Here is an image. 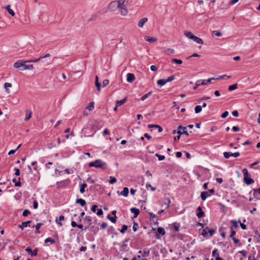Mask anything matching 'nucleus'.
I'll use <instances>...</instances> for the list:
<instances>
[{
	"label": "nucleus",
	"mask_w": 260,
	"mask_h": 260,
	"mask_svg": "<svg viewBox=\"0 0 260 260\" xmlns=\"http://www.w3.org/2000/svg\"><path fill=\"white\" fill-rule=\"evenodd\" d=\"M41 59H42V58H41V56H40L39 58H37L36 59L27 60V61H29V62H38L39 60H40Z\"/></svg>",
	"instance_id": "obj_59"
},
{
	"label": "nucleus",
	"mask_w": 260,
	"mask_h": 260,
	"mask_svg": "<svg viewBox=\"0 0 260 260\" xmlns=\"http://www.w3.org/2000/svg\"><path fill=\"white\" fill-rule=\"evenodd\" d=\"M139 253L141 254L143 257H147L149 255V250L147 249H145L143 251L140 250Z\"/></svg>",
	"instance_id": "obj_19"
},
{
	"label": "nucleus",
	"mask_w": 260,
	"mask_h": 260,
	"mask_svg": "<svg viewBox=\"0 0 260 260\" xmlns=\"http://www.w3.org/2000/svg\"><path fill=\"white\" fill-rule=\"evenodd\" d=\"M192 40H193L194 42L197 43L199 44H203L204 43L202 39L194 36V38H193Z\"/></svg>",
	"instance_id": "obj_22"
},
{
	"label": "nucleus",
	"mask_w": 260,
	"mask_h": 260,
	"mask_svg": "<svg viewBox=\"0 0 260 260\" xmlns=\"http://www.w3.org/2000/svg\"><path fill=\"white\" fill-rule=\"evenodd\" d=\"M128 191H129L128 188L127 187H124L123 190L122 191H121L120 192L119 191H118L117 193L120 195H122L125 197H126L128 196Z\"/></svg>",
	"instance_id": "obj_11"
},
{
	"label": "nucleus",
	"mask_w": 260,
	"mask_h": 260,
	"mask_svg": "<svg viewBox=\"0 0 260 260\" xmlns=\"http://www.w3.org/2000/svg\"><path fill=\"white\" fill-rule=\"evenodd\" d=\"M135 80V76L132 73H128L126 75V80L129 83H132Z\"/></svg>",
	"instance_id": "obj_10"
},
{
	"label": "nucleus",
	"mask_w": 260,
	"mask_h": 260,
	"mask_svg": "<svg viewBox=\"0 0 260 260\" xmlns=\"http://www.w3.org/2000/svg\"><path fill=\"white\" fill-rule=\"evenodd\" d=\"M31 113L32 112L31 111L29 112V114H27L25 116V120H29L31 116Z\"/></svg>",
	"instance_id": "obj_53"
},
{
	"label": "nucleus",
	"mask_w": 260,
	"mask_h": 260,
	"mask_svg": "<svg viewBox=\"0 0 260 260\" xmlns=\"http://www.w3.org/2000/svg\"><path fill=\"white\" fill-rule=\"evenodd\" d=\"M30 214V211L27 209H25L23 211L22 215L23 216H27L28 215H29Z\"/></svg>",
	"instance_id": "obj_47"
},
{
	"label": "nucleus",
	"mask_w": 260,
	"mask_h": 260,
	"mask_svg": "<svg viewBox=\"0 0 260 260\" xmlns=\"http://www.w3.org/2000/svg\"><path fill=\"white\" fill-rule=\"evenodd\" d=\"M88 229H89V230L90 232H93L94 234H97L99 230V229L98 227L94 226L91 225L90 226H89V227Z\"/></svg>",
	"instance_id": "obj_14"
},
{
	"label": "nucleus",
	"mask_w": 260,
	"mask_h": 260,
	"mask_svg": "<svg viewBox=\"0 0 260 260\" xmlns=\"http://www.w3.org/2000/svg\"><path fill=\"white\" fill-rule=\"evenodd\" d=\"M76 203L77 204H79L82 207H83L86 204L85 201L82 199H77Z\"/></svg>",
	"instance_id": "obj_23"
},
{
	"label": "nucleus",
	"mask_w": 260,
	"mask_h": 260,
	"mask_svg": "<svg viewBox=\"0 0 260 260\" xmlns=\"http://www.w3.org/2000/svg\"><path fill=\"white\" fill-rule=\"evenodd\" d=\"M120 11V13L123 16H125L128 13V10L126 9V6L124 4V2L120 3V6L119 8Z\"/></svg>",
	"instance_id": "obj_6"
},
{
	"label": "nucleus",
	"mask_w": 260,
	"mask_h": 260,
	"mask_svg": "<svg viewBox=\"0 0 260 260\" xmlns=\"http://www.w3.org/2000/svg\"><path fill=\"white\" fill-rule=\"evenodd\" d=\"M239 252L241 254H242L243 256H244V257L246 256V255H247L246 251L243 250L239 251Z\"/></svg>",
	"instance_id": "obj_61"
},
{
	"label": "nucleus",
	"mask_w": 260,
	"mask_h": 260,
	"mask_svg": "<svg viewBox=\"0 0 260 260\" xmlns=\"http://www.w3.org/2000/svg\"><path fill=\"white\" fill-rule=\"evenodd\" d=\"M86 109L89 111H92L94 109V102H90L86 107Z\"/></svg>",
	"instance_id": "obj_35"
},
{
	"label": "nucleus",
	"mask_w": 260,
	"mask_h": 260,
	"mask_svg": "<svg viewBox=\"0 0 260 260\" xmlns=\"http://www.w3.org/2000/svg\"><path fill=\"white\" fill-rule=\"evenodd\" d=\"M95 86H96V87L97 88V90L98 91H100L101 90V84L99 82V77H98V76H95Z\"/></svg>",
	"instance_id": "obj_20"
},
{
	"label": "nucleus",
	"mask_w": 260,
	"mask_h": 260,
	"mask_svg": "<svg viewBox=\"0 0 260 260\" xmlns=\"http://www.w3.org/2000/svg\"><path fill=\"white\" fill-rule=\"evenodd\" d=\"M84 222L85 224H87V226H86L84 229V230H86L92 224V217L89 216H86L84 219Z\"/></svg>",
	"instance_id": "obj_8"
},
{
	"label": "nucleus",
	"mask_w": 260,
	"mask_h": 260,
	"mask_svg": "<svg viewBox=\"0 0 260 260\" xmlns=\"http://www.w3.org/2000/svg\"><path fill=\"white\" fill-rule=\"evenodd\" d=\"M12 181L15 183V186L17 187H19L21 186V182H20V178H19L18 179V181H17V179L16 178H14L12 180Z\"/></svg>",
	"instance_id": "obj_28"
},
{
	"label": "nucleus",
	"mask_w": 260,
	"mask_h": 260,
	"mask_svg": "<svg viewBox=\"0 0 260 260\" xmlns=\"http://www.w3.org/2000/svg\"><path fill=\"white\" fill-rule=\"evenodd\" d=\"M145 40L150 43H153L156 42L157 39L156 38L146 36L145 37Z\"/></svg>",
	"instance_id": "obj_15"
},
{
	"label": "nucleus",
	"mask_w": 260,
	"mask_h": 260,
	"mask_svg": "<svg viewBox=\"0 0 260 260\" xmlns=\"http://www.w3.org/2000/svg\"><path fill=\"white\" fill-rule=\"evenodd\" d=\"M88 166L89 167H95L96 168H100L103 170L107 169V164L101 159H96L94 161L89 163Z\"/></svg>",
	"instance_id": "obj_2"
},
{
	"label": "nucleus",
	"mask_w": 260,
	"mask_h": 260,
	"mask_svg": "<svg viewBox=\"0 0 260 260\" xmlns=\"http://www.w3.org/2000/svg\"><path fill=\"white\" fill-rule=\"evenodd\" d=\"M50 242L51 244H54L55 241L52 238L49 237L45 240V243Z\"/></svg>",
	"instance_id": "obj_33"
},
{
	"label": "nucleus",
	"mask_w": 260,
	"mask_h": 260,
	"mask_svg": "<svg viewBox=\"0 0 260 260\" xmlns=\"http://www.w3.org/2000/svg\"><path fill=\"white\" fill-rule=\"evenodd\" d=\"M198 213L197 214V216L199 218H203L205 215V213L202 211L201 207L199 206L197 208Z\"/></svg>",
	"instance_id": "obj_12"
},
{
	"label": "nucleus",
	"mask_w": 260,
	"mask_h": 260,
	"mask_svg": "<svg viewBox=\"0 0 260 260\" xmlns=\"http://www.w3.org/2000/svg\"><path fill=\"white\" fill-rule=\"evenodd\" d=\"M202 107L201 106H197L195 107L194 111L196 113H199L202 111Z\"/></svg>",
	"instance_id": "obj_39"
},
{
	"label": "nucleus",
	"mask_w": 260,
	"mask_h": 260,
	"mask_svg": "<svg viewBox=\"0 0 260 260\" xmlns=\"http://www.w3.org/2000/svg\"><path fill=\"white\" fill-rule=\"evenodd\" d=\"M11 6L10 5H8L6 7H5V9L7 10L8 12L12 16L15 15V12L13 10L10 8Z\"/></svg>",
	"instance_id": "obj_16"
},
{
	"label": "nucleus",
	"mask_w": 260,
	"mask_h": 260,
	"mask_svg": "<svg viewBox=\"0 0 260 260\" xmlns=\"http://www.w3.org/2000/svg\"><path fill=\"white\" fill-rule=\"evenodd\" d=\"M167 82L165 79H159L157 81V84L161 86L164 85Z\"/></svg>",
	"instance_id": "obj_30"
},
{
	"label": "nucleus",
	"mask_w": 260,
	"mask_h": 260,
	"mask_svg": "<svg viewBox=\"0 0 260 260\" xmlns=\"http://www.w3.org/2000/svg\"><path fill=\"white\" fill-rule=\"evenodd\" d=\"M166 200L167 201V203H166V206L165 207V209H168L170 207V204L171 203V200L169 198H166Z\"/></svg>",
	"instance_id": "obj_48"
},
{
	"label": "nucleus",
	"mask_w": 260,
	"mask_h": 260,
	"mask_svg": "<svg viewBox=\"0 0 260 260\" xmlns=\"http://www.w3.org/2000/svg\"><path fill=\"white\" fill-rule=\"evenodd\" d=\"M225 78L229 79V78H231V76H228V75H222V76H219L218 78H215V80L223 79Z\"/></svg>",
	"instance_id": "obj_43"
},
{
	"label": "nucleus",
	"mask_w": 260,
	"mask_h": 260,
	"mask_svg": "<svg viewBox=\"0 0 260 260\" xmlns=\"http://www.w3.org/2000/svg\"><path fill=\"white\" fill-rule=\"evenodd\" d=\"M148 21V18L146 17H144L140 20L138 22V26L140 28H142L145 23Z\"/></svg>",
	"instance_id": "obj_13"
},
{
	"label": "nucleus",
	"mask_w": 260,
	"mask_h": 260,
	"mask_svg": "<svg viewBox=\"0 0 260 260\" xmlns=\"http://www.w3.org/2000/svg\"><path fill=\"white\" fill-rule=\"evenodd\" d=\"M33 207L34 209H37L38 207V204L37 201H34L33 202Z\"/></svg>",
	"instance_id": "obj_62"
},
{
	"label": "nucleus",
	"mask_w": 260,
	"mask_h": 260,
	"mask_svg": "<svg viewBox=\"0 0 260 260\" xmlns=\"http://www.w3.org/2000/svg\"><path fill=\"white\" fill-rule=\"evenodd\" d=\"M43 224V223H38L36 225H35V228H36V229L37 230L36 231V233H40V232L39 231V229L40 228H41V226Z\"/></svg>",
	"instance_id": "obj_37"
},
{
	"label": "nucleus",
	"mask_w": 260,
	"mask_h": 260,
	"mask_svg": "<svg viewBox=\"0 0 260 260\" xmlns=\"http://www.w3.org/2000/svg\"><path fill=\"white\" fill-rule=\"evenodd\" d=\"M208 232L210 234V236H212L215 233V230H213V229H208Z\"/></svg>",
	"instance_id": "obj_60"
},
{
	"label": "nucleus",
	"mask_w": 260,
	"mask_h": 260,
	"mask_svg": "<svg viewBox=\"0 0 260 260\" xmlns=\"http://www.w3.org/2000/svg\"><path fill=\"white\" fill-rule=\"evenodd\" d=\"M138 226H139L138 224L137 223H136V222H134L133 226V229L134 231H135V232L137 231Z\"/></svg>",
	"instance_id": "obj_56"
},
{
	"label": "nucleus",
	"mask_w": 260,
	"mask_h": 260,
	"mask_svg": "<svg viewBox=\"0 0 260 260\" xmlns=\"http://www.w3.org/2000/svg\"><path fill=\"white\" fill-rule=\"evenodd\" d=\"M214 78H210L207 80H198L196 82V85L193 87V89H197L200 85H206L211 83L212 80H215Z\"/></svg>",
	"instance_id": "obj_3"
},
{
	"label": "nucleus",
	"mask_w": 260,
	"mask_h": 260,
	"mask_svg": "<svg viewBox=\"0 0 260 260\" xmlns=\"http://www.w3.org/2000/svg\"><path fill=\"white\" fill-rule=\"evenodd\" d=\"M87 187V184L86 183H82L80 185V191L81 193H83L85 191V188Z\"/></svg>",
	"instance_id": "obj_31"
},
{
	"label": "nucleus",
	"mask_w": 260,
	"mask_h": 260,
	"mask_svg": "<svg viewBox=\"0 0 260 260\" xmlns=\"http://www.w3.org/2000/svg\"><path fill=\"white\" fill-rule=\"evenodd\" d=\"M31 222V220H28L27 221L22 222L21 224L18 225V227L21 229L22 230L24 229V228L30 226V223Z\"/></svg>",
	"instance_id": "obj_9"
},
{
	"label": "nucleus",
	"mask_w": 260,
	"mask_h": 260,
	"mask_svg": "<svg viewBox=\"0 0 260 260\" xmlns=\"http://www.w3.org/2000/svg\"><path fill=\"white\" fill-rule=\"evenodd\" d=\"M150 70L152 71H156L157 70V68L155 66L152 65L150 67Z\"/></svg>",
	"instance_id": "obj_64"
},
{
	"label": "nucleus",
	"mask_w": 260,
	"mask_h": 260,
	"mask_svg": "<svg viewBox=\"0 0 260 260\" xmlns=\"http://www.w3.org/2000/svg\"><path fill=\"white\" fill-rule=\"evenodd\" d=\"M238 88L237 84H234L230 86H229V90L230 91L235 90Z\"/></svg>",
	"instance_id": "obj_38"
},
{
	"label": "nucleus",
	"mask_w": 260,
	"mask_h": 260,
	"mask_svg": "<svg viewBox=\"0 0 260 260\" xmlns=\"http://www.w3.org/2000/svg\"><path fill=\"white\" fill-rule=\"evenodd\" d=\"M177 134L179 135H182V134H184L186 136H188L189 135V134L187 132V131H186L185 129H183V131L182 132L180 130H178V131L177 132Z\"/></svg>",
	"instance_id": "obj_36"
},
{
	"label": "nucleus",
	"mask_w": 260,
	"mask_h": 260,
	"mask_svg": "<svg viewBox=\"0 0 260 260\" xmlns=\"http://www.w3.org/2000/svg\"><path fill=\"white\" fill-rule=\"evenodd\" d=\"M231 222L232 223V225L231 227H233V229H234V228L237 229L238 227V224L236 221L232 220Z\"/></svg>",
	"instance_id": "obj_44"
},
{
	"label": "nucleus",
	"mask_w": 260,
	"mask_h": 260,
	"mask_svg": "<svg viewBox=\"0 0 260 260\" xmlns=\"http://www.w3.org/2000/svg\"><path fill=\"white\" fill-rule=\"evenodd\" d=\"M120 1H114L110 3L109 5V9L111 11L116 10L120 6Z\"/></svg>",
	"instance_id": "obj_5"
},
{
	"label": "nucleus",
	"mask_w": 260,
	"mask_h": 260,
	"mask_svg": "<svg viewBox=\"0 0 260 260\" xmlns=\"http://www.w3.org/2000/svg\"><path fill=\"white\" fill-rule=\"evenodd\" d=\"M208 229V227H206L205 229H203L201 232V235L204 237H206L207 234V232L206 230Z\"/></svg>",
	"instance_id": "obj_46"
},
{
	"label": "nucleus",
	"mask_w": 260,
	"mask_h": 260,
	"mask_svg": "<svg viewBox=\"0 0 260 260\" xmlns=\"http://www.w3.org/2000/svg\"><path fill=\"white\" fill-rule=\"evenodd\" d=\"M175 79V77L174 76H171L168 78L166 80L167 82L172 81Z\"/></svg>",
	"instance_id": "obj_55"
},
{
	"label": "nucleus",
	"mask_w": 260,
	"mask_h": 260,
	"mask_svg": "<svg viewBox=\"0 0 260 260\" xmlns=\"http://www.w3.org/2000/svg\"><path fill=\"white\" fill-rule=\"evenodd\" d=\"M97 215L99 216L102 215L103 214V211L101 209H98Z\"/></svg>",
	"instance_id": "obj_63"
},
{
	"label": "nucleus",
	"mask_w": 260,
	"mask_h": 260,
	"mask_svg": "<svg viewBox=\"0 0 260 260\" xmlns=\"http://www.w3.org/2000/svg\"><path fill=\"white\" fill-rule=\"evenodd\" d=\"M212 33L217 37H220L222 35L221 33L217 30H214Z\"/></svg>",
	"instance_id": "obj_50"
},
{
	"label": "nucleus",
	"mask_w": 260,
	"mask_h": 260,
	"mask_svg": "<svg viewBox=\"0 0 260 260\" xmlns=\"http://www.w3.org/2000/svg\"><path fill=\"white\" fill-rule=\"evenodd\" d=\"M230 230L231 231V235H230V238L232 239L234 238V236L236 235V232L234 230V229H233V227H231Z\"/></svg>",
	"instance_id": "obj_40"
},
{
	"label": "nucleus",
	"mask_w": 260,
	"mask_h": 260,
	"mask_svg": "<svg viewBox=\"0 0 260 260\" xmlns=\"http://www.w3.org/2000/svg\"><path fill=\"white\" fill-rule=\"evenodd\" d=\"M27 62H29V61H27V60H19L14 63V67L15 68L19 69L21 70H32L33 69V65L26 64L25 63Z\"/></svg>",
	"instance_id": "obj_1"
},
{
	"label": "nucleus",
	"mask_w": 260,
	"mask_h": 260,
	"mask_svg": "<svg viewBox=\"0 0 260 260\" xmlns=\"http://www.w3.org/2000/svg\"><path fill=\"white\" fill-rule=\"evenodd\" d=\"M228 115H229V112L225 111L221 114V117L222 118H225L228 116Z\"/></svg>",
	"instance_id": "obj_54"
},
{
	"label": "nucleus",
	"mask_w": 260,
	"mask_h": 260,
	"mask_svg": "<svg viewBox=\"0 0 260 260\" xmlns=\"http://www.w3.org/2000/svg\"><path fill=\"white\" fill-rule=\"evenodd\" d=\"M116 216L112 217L110 215L108 214L107 215V218L109 219L113 223H115L116 221Z\"/></svg>",
	"instance_id": "obj_32"
},
{
	"label": "nucleus",
	"mask_w": 260,
	"mask_h": 260,
	"mask_svg": "<svg viewBox=\"0 0 260 260\" xmlns=\"http://www.w3.org/2000/svg\"><path fill=\"white\" fill-rule=\"evenodd\" d=\"M172 61L178 64H181L182 63V61L181 59H178L176 58H172Z\"/></svg>",
	"instance_id": "obj_42"
},
{
	"label": "nucleus",
	"mask_w": 260,
	"mask_h": 260,
	"mask_svg": "<svg viewBox=\"0 0 260 260\" xmlns=\"http://www.w3.org/2000/svg\"><path fill=\"white\" fill-rule=\"evenodd\" d=\"M157 232L162 236L164 235L166 233L164 229L161 227L157 228Z\"/></svg>",
	"instance_id": "obj_29"
},
{
	"label": "nucleus",
	"mask_w": 260,
	"mask_h": 260,
	"mask_svg": "<svg viewBox=\"0 0 260 260\" xmlns=\"http://www.w3.org/2000/svg\"><path fill=\"white\" fill-rule=\"evenodd\" d=\"M158 126H159V125L157 124H149L148 125V127L149 128H157Z\"/></svg>",
	"instance_id": "obj_58"
},
{
	"label": "nucleus",
	"mask_w": 260,
	"mask_h": 260,
	"mask_svg": "<svg viewBox=\"0 0 260 260\" xmlns=\"http://www.w3.org/2000/svg\"><path fill=\"white\" fill-rule=\"evenodd\" d=\"M109 83V81L108 79H105L103 82V87H106Z\"/></svg>",
	"instance_id": "obj_52"
},
{
	"label": "nucleus",
	"mask_w": 260,
	"mask_h": 260,
	"mask_svg": "<svg viewBox=\"0 0 260 260\" xmlns=\"http://www.w3.org/2000/svg\"><path fill=\"white\" fill-rule=\"evenodd\" d=\"M4 87H5V88L6 89V92L8 93H10V91L9 88H10V87H12V84L11 83H8V82L5 83L4 84Z\"/></svg>",
	"instance_id": "obj_26"
},
{
	"label": "nucleus",
	"mask_w": 260,
	"mask_h": 260,
	"mask_svg": "<svg viewBox=\"0 0 260 260\" xmlns=\"http://www.w3.org/2000/svg\"><path fill=\"white\" fill-rule=\"evenodd\" d=\"M131 211L132 213H133L135 214V216H134L135 218L137 217L140 213L139 210L136 208H132L131 209Z\"/></svg>",
	"instance_id": "obj_17"
},
{
	"label": "nucleus",
	"mask_w": 260,
	"mask_h": 260,
	"mask_svg": "<svg viewBox=\"0 0 260 260\" xmlns=\"http://www.w3.org/2000/svg\"><path fill=\"white\" fill-rule=\"evenodd\" d=\"M175 52V51L172 48H167L164 50V53L168 55L174 54Z\"/></svg>",
	"instance_id": "obj_18"
},
{
	"label": "nucleus",
	"mask_w": 260,
	"mask_h": 260,
	"mask_svg": "<svg viewBox=\"0 0 260 260\" xmlns=\"http://www.w3.org/2000/svg\"><path fill=\"white\" fill-rule=\"evenodd\" d=\"M146 188L147 189H148L150 188L152 191H155L156 188L154 187H152L150 184H146Z\"/></svg>",
	"instance_id": "obj_49"
},
{
	"label": "nucleus",
	"mask_w": 260,
	"mask_h": 260,
	"mask_svg": "<svg viewBox=\"0 0 260 260\" xmlns=\"http://www.w3.org/2000/svg\"><path fill=\"white\" fill-rule=\"evenodd\" d=\"M209 196L210 195L209 194L208 192L207 191L202 192L201 193V198L203 201H205L207 199V197Z\"/></svg>",
	"instance_id": "obj_24"
},
{
	"label": "nucleus",
	"mask_w": 260,
	"mask_h": 260,
	"mask_svg": "<svg viewBox=\"0 0 260 260\" xmlns=\"http://www.w3.org/2000/svg\"><path fill=\"white\" fill-rule=\"evenodd\" d=\"M37 253H38V249H36L34 250L33 251L31 250V256H36L37 255Z\"/></svg>",
	"instance_id": "obj_57"
},
{
	"label": "nucleus",
	"mask_w": 260,
	"mask_h": 260,
	"mask_svg": "<svg viewBox=\"0 0 260 260\" xmlns=\"http://www.w3.org/2000/svg\"><path fill=\"white\" fill-rule=\"evenodd\" d=\"M148 214L149 215V217H150V219L151 220H157L158 219L157 218V215L154 213H153L152 212H148Z\"/></svg>",
	"instance_id": "obj_25"
},
{
	"label": "nucleus",
	"mask_w": 260,
	"mask_h": 260,
	"mask_svg": "<svg viewBox=\"0 0 260 260\" xmlns=\"http://www.w3.org/2000/svg\"><path fill=\"white\" fill-rule=\"evenodd\" d=\"M155 156L158 157V160L160 161L162 160L165 158V156L164 155H160L158 153H156Z\"/></svg>",
	"instance_id": "obj_45"
},
{
	"label": "nucleus",
	"mask_w": 260,
	"mask_h": 260,
	"mask_svg": "<svg viewBox=\"0 0 260 260\" xmlns=\"http://www.w3.org/2000/svg\"><path fill=\"white\" fill-rule=\"evenodd\" d=\"M151 93H152V91H149L147 93H146V94H144L143 96H142L141 98V100L143 101H144L147 98H148L151 94Z\"/></svg>",
	"instance_id": "obj_34"
},
{
	"label": "nucleus",
	"mask_w": 260,
	"mask_h": 260,
	"mask_svg": "<svg viewBox=\"0 0 260 260\" xmlns=\"http://www.w3.org/2000/svg\"><path fill=\"white\" fill-rule=\"evenodd\" d=\"M240 153L239 152H236L235 153L224 152H223V156L225 158H229L230 156H234L235 157L240 156Z\"/></svg>",
	"instance_id": "obj_7"
},
{
	"label": "nucleus",
	"mask_w": 260,
	"mask_h": 260,
	"mask_svg": "<svg viewBox=\"0 0 260 260\" xmlns=\"http://www.w3.org/2000/svg\"><path fill=\"white\" fill-rule=\"evenodd\" d=\"M117 181L116 179L112 176L110 177L109 183L111 184L115 183Z\"/></svg>",
	"instance_id": "obj_41"
},
{
	"label": "nucleus",
	"mask_w": 260,
	"mask_h": 260,
	"mask_svg": "<svg viewBox=\"0 0 260 260\" xmlns=\"http://www.w3.org/2000/svg\"><path fill=\"white\" fill-rule=\"evenodd\" d=\"M127 101V98H125L123 99L120 100V101H117L116 102V106H120L124 104Z\"/></svg>",
	"instance_id": "obj_21"
},
{
	"label": "nucleus",
	"mask_w": 260,
	"mask_h": 260,
	"mask_svg": "<svg viewBox=\"0 0 260 260\" xmlns=\"http://www.w3.org/2000/svg\"><path fill=\"white\" fill-rule=\"evenodd\" d=\"M242 172L244 176V181L246 184L250 185L254 182V180L249 177V174L246 169H243L242 170Z\"/></svg>",
	"instance_id": "obj_4"
},
{
	"label": "nucleus",
	"mask_w": 260,
	"mask_h": 260,
	"mask_svg": "<svg viewBox=\"0 0 260 260\" xmlns=\"http://www.w3.org/2000/svg\"><path fill=\"white\" fill-rule=\"evenodd\" d=\"M127 226L126 225H123L122 226V229L120 230V232L121 233H124L127 230Z\"/></svg>",
	"instance_id": "obj_51"
},
{
	"label": "nucleus",
	"mask_w": 260,
	"mask_h": 260,
	"mask_svg": "<svg viewBox=\"0 0 260 260\" xmlns=\"http://www.w3.org/2000/svg\"><path fill=\"white\" fill-rule=\"evenodd\" d=\"M184 35L188 38H189L190 39H191L192 40L193 38H194V35H193L191 32L190 31H185L184 32Z\"/></svg>",
	"instance_id": "obj_27"
}]
</instances>
